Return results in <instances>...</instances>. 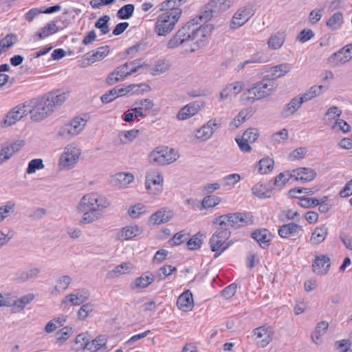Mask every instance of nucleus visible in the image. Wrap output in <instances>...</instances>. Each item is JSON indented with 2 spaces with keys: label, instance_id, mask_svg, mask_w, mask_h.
<instances>
[{
  "label": "nucleus",
  "instance_id": "f257e3e1",
  "mask_svg": "<svg viewBox=\"0 0 352 352\" xmlns=\"http://www.w3.org/2000/svg\"><path fill=\"white\" fill-rule=\"evenodd\" d=\"M110 205V201L104 196L96 193L84 195L76 207L78 212L82 214L79 220L80 224H89L101 219V212Z\"/></svg>",
  "mask_w": 352,
  "mask_h": 352
},
{
  "label": "nucleus",
  "instance_id": "f03ea898",
  "mask_svg": "<svg viewBox=\"0 0 352 352\" xmlns=\"http://www.w3.org/2000/svg\"><path fill=\"white\" fill-rule=\"evenodd\" d=\"M67 97V93L55 91L35 99L30 106L31 119L35 122L44 120L54 112L56 107L63 104Z\"/></svg>",
  "mask_w": 352,
  "mask_h": 352
},
{
  "label": "nucleus",
  "instance_id": "7ed1b4c3",
  "mask_svg": "<svg viewBox=\"0 0 352 352\" xmlns=\"http://www.w3.org/2000/svg\"><path fill=\"white\" fill-rule=\"evenodd\" d=\"M185 27L188 30H186L187 34H189L188 42L192 43V52L206 45L207 37L212 30L210 25H201L197 19H192L186 23Z\"/></svg>",
  "mask_w": 352,
  "mask_h": 352
},
{
  "label": "nucleus",
  "instance_id": "20e7f679",
  "mask_svg": "<svg viewBox=\"0 0 352 352\" xmlns=\"http://www.w3.org/2000/svg\"><path fill=\"white\" fill-rule=\"evenodd\" d=\"M278 84L274 79L265 76L261 80L252 85L247 90L248 98L252 102L261 100L276 91Z\"/></svg>",
  "mask_w": 352,
  "mask_h": 352
},
{
  "label": "nucleus",
  "instance_id": "39448f33",
  "mask_svg": "<svg viewBox=\"0 0 352 352\" xmlns=\"http://www.w3.org/2000/svg\"><path fill=\"white\" fill-rule=\"evenodd\" d=\"M82 154L80 146L76 143L67 144L60 155L58 166L60 170H69L78 164Z\"/></svg>",
  "mask_w": 352,
  "mask_h": 352
},
{
  "label": "nucleus",
  "instance_id": "423d86ee",
  "mask_svg": "<svg viewBox=\"0 0 352 352\" xmlns=\"http://www.w3.org/2000/svg\"><path fill=\"white\" fill-rule=\"evenodd\" d=\"M181 13L182 10L166 11L159 15L155 25V32L160 36H166L174 29Z\"/></svg>",
  "mask_w": 352,
  "mask_h": 352
},
{
  "label": "nucleus",
  "instance_id": "0eeeda50",
  "mask_svg": "<svg viewBox=\"0 0 352 352\" xmlns=\"http://www.w3.org/2000/svg\"><path fill=\"white\" fill-rule=\"evenodd\" d=\"M253 220L252 217L246 213L234 212L221 215L215 218L212 223L219 225L221 227L237 228L241 226L252 224Z\"/></svg>",
  "mask_w": 352,
  "mask_h": 352
},
{
  "label": "nucleus",
  "instance_id": "6e6552de",
  "mask_svg": "<svg viewBox=\"0 0 352 352\" xmlns=\"http://www.w3.org/2000/svg\"><path fill=\"white\" fill-rule=\"evenodd\" d=\"M231 232L228 228L219 226L210 239V247L212 252H217L214 257L217 258L222 252L233 244L232 241H228Z\"/></svg>",
  "mask_w": 352,
  "mask_h": 352
},
{
  "label": "nucleus",
  "instance_id": "1a4fd4ad",
  "mask_svg": "<svg viewBox=\"0 0 352 352\" xmlns=\"http://www.w3.org/2000/svg\"><path fill=\"white\" fill-rule=\"evenodd\" d=\"M221 120L217 118L209 120L200 128L195 131L191 138L196 142H206L210 140L215 131L221 126Z\"/></svg>",
  "mask_w": 352,
  "mask_h": 352
},
{
  "label": "nucleus",
  "instance_id": "9d476101",
  "mask_svg": "<svg viewBox=\"0 0 352 352\" xmlns=\"http://www.w3.org/2000/svg\"><path fill=\"white\" fill-rule=\"evenodd\" d=\"M179 155L173 148L166 146H158L149 154V160L151 162L160 165H166L174 162Z\"/></svg>",
  "mask_w": 352,
  "mask_h": 352
},
{
  "label": "nucleus",
  "instance_id": "9b49d317",
  "mask_svg": "<svg viewBox=\"0 0 352 352\" xmlns=\"http://www.w3.org/2000/svg\"><path fill=\"white\" fill-rule=\"evenodd\" d=\"M30 113V105L21 103L10 109L0 122L2 128L10 126L27 116Z\"/></svg>",
  "mask_w": 352,
  "mask_h": 352
},
{
  "label": "nucleus",
  "instance_id": "f8f14e48",
  "mask_svg": "<svg viewBox=\"0 0 352 352\" xmlns=\"http://www.w3.org/2000/svg\"><path fill=\"white\" fill-rule=\"evenodd\" d=\"M164 179L162 173L157 169H150L146 175L145 186L151 195H158L162 191Z\"/></svg>",
  "mask_w": 352,
  "mask_h": 352
},
{
  "label": "nucleus",
  "instance_id": "ddd939ff",
  "mask_svg": "<svg viewBox=\"0 0 352 352\" xmlns=\"http://www.w3.org/2000/svg\"><path fill=\"white\" fill-rule=\"evenodd\" d=\"M254 14L253 6L250 3L239 7L230 22V29L235 30L241 28L251 19Z\"/></svg>",
  "mask_w": 352,
  "mask_h": 352
},
{
  "label": "nucleus",
  "instance_id": "4468645a",
  "mask_svg": "<svg viewBox=\"0 0 352 352\" xmlns=\"http://www.w3.org/2000/svg\"><path fill=\"white\" fill-rule=\"evenodd\" d=\"M87 124V120L80 116L75 117L64 124L58 131V135L64 138H74L80 134Z\"/></svg>",
  "mask_w": 352,
  "mask_h": 352
},
{
  "label": "nucleus",
  "instance_id": "2eb2a0df",
  "mask_svg": "<svg viewBox=\"0 0 352 352\" xmlns=\"http://www.w3.org/2000/svg\"><path fill=\"white\" fill-rule=\"evenodd\" d=\"M352 59V43L346 45L331 54L327 63L331 67H340Z\"/></svg>",
  "mask_w": 352,
  "mask_h": 352
},
{
  "label": "nucleus",
  "instance_id": "dca6fc26",
  "mask_svg": "<svg viewBox=\"0 0 352 352\" xmlns=\"http://www.w3.org/2000/svg\"><path fill=\"white\" fill-rule=\"evenodd\" d=\"M331 266V260L327 255L320 254L316 256L311 267L314 274L324 276L328 273Z\"/></svg>",
  "mask_w": 352,
  "mask_h": 352
},
{
  "label": "nucleus",
  "instance_id": "f3484780",
  "mask_svg": "<svg viewBox=\"0 0 352 352\" xmlns=\"http://www.w3.org/2000/svg\"><path fill=\"white\" fill-rule=\"evenodd\" d=\"M133 64L134 61L128 62L116 67V69L108 76L106 79V82L109 85H112L120 81L124 77L130 75L129 67Z\"/></svg>",
  "mask_w": 352,
  "mask_h": 352
},
{
  "label": "nucleus",
  "instance_id": "a211bd4d",
  "mask_svg": "<svg viewBox=\"0 0 352 352\" xmlns=\"http://www.w3.org/2000/svg\"><path fill=\"white\" fill-rule=\"evenodd\" d=\"M317 173L315 170L311 168L300 167L294 169L289 174L287 181L289 179L300 180L303 182H308L314 180Z\"/></svg>",
  "mask_w": 352,
  "mask_h": 352
},
{
  "label": "nucleus",
  "instance_id": "6ab92c4d",
  "mask_svg": "<svg viewBox=\"0 0 352 352\" xmlns=\"http://www.w3.org/2000/svg\"><path fill=\"white\" fill-rule=\"evenodd\" d=\"M256 344L260 347H265L272 340L273 332L270 327L265 326L256 328L253 331Z\"/></svg>",
  "mask_w": 352,
  "mask_h": 352
},
{
  "label": "nucleus",
  "instance_id": "aec40b11",
  "mask_svg": "<svg viewBox=\"0 0 352 352\" xmlns=\"http://www.w3.org/2000/svg\"><path fill=\"white\" fill-rule=\"evenodd\" d=\"M187 28L184 25L179 29L167 42L166 47L168 49H175L183 43H187L189 34H187Z\"/></svg>",
  "mask_w": 352,
  "mask_h": 352
},
{
  "label": "nucleus",
  "instance_id": "412c9836",
  "mask_svg": "<svg viewBox=\"0 0 352 352\" xmlns=\"http://www.w3.org/2000/svg\"><path fill=\"white\" fill-rule=\"evenodd\" d=\"M155 280V275L150 272H146L140 277L135 278L130 284V288L133 290L142 289L148 287Z\"/></svg>",
  "mask_w": 352,
  "mask_h": 352
},
{
  "label": "nucleus",
  "instance_id": "4be33fe9",
  "mask_svg": "<svg viewBox=\"0 0 352 352\" xmlns=\"http://www.w3.org/2000/svg\"><path fill=\"white\" fill-rule=\"evenodd\" d=\"M135 269V266L131 262H122L116 266L113 270L109 271L107 274V278L114 279L121 275L131 273Z\"/></svg>",
  "mask_w": 352,
  "mask_h": 352
},
{
  "label": "nucleus",
  "instance_id": "5701e85b",
  "mask_svg": "<svg viewBox=\"0 0 352 352\" xmlns=\"http://www.w3.org/2000/svg\"><path fill=\"white\" fill-rule=\"evenodd\" d=\"M142 232V228L135 224H131L122 228L117 234V236L120 240H130L140 235Z\"/></svg>",
  "mask_w": 352,
  "mask_h": 352
},
{
  "label": "nucleus",
  "instance_id": "b1692460",
  "mask_svg": "<svg viewBox=\"0 0 352 352\" xmlns=\"http://www.w3.org/2000/svg\"><path fill=\"white\" fill-rule=\"evenodd\" d=\"M177 306L183 311H191L194 307L192 294L187 289L177 298Z\"/></svg>",
  "mask_w": 352,
  "mask_h": 352
},
{
  "label": "nucleus",
  "instance_id": "393cba45",
  "mask_svg": "<svg viewBox=\"0 0 352 352\" xmlns=\"http://www.w3.org/2000/svg\"><path fill=\"white\" fill-rule=\"evenodd\" d=\"M173 218V213L170 210L161 209L153 213L149 218V223L152 225H160L165 223Z\"/></svg>",
  "mask_w": 352,
  "mask_h": 352
},
{
  "label": "nucleus",
  "instance_id": "a878e982",
  "mask_svg": "<svg viewBox=\"0 0 352 352\" xmlns=\"http://www.w3.org/2000/svg\"><path fill=\"white\" fill-rule=\"evenodd\" d=\"M252 237L256 240L259 245L265 249L269 245L271 241V233L267 229L256 230L252 233Z\"/></svg>",
  "mask_w": 352,
  "mask_h": 352
},
{
  "label": "nucleus",
  "instance_id": "bb28decb",
  "mask_svg": "<svg viewBox=\"0 0 352 352\" xmlns=\"http://www.w3.org/2000/svg\"><path fill=\"white\" fill-rule=\"evenodd\" d=\"M109 53V46H102L98 47L96 50L91 51L86 54L87 60L91 63L102 60Z\"/></svg>",
  "mask_w": 352,
  "mask_h": 352
},
{
  "label": "nucleus",
  "instance_id": "cd10ccee",
  "mask_svg": "<svg viewBox=\"0 0 352 352\" xmlns=\"http://www.w3.org/2000/svg\"><path fill=\"white\" fill-rule=\"evenodd\" d=\"M274 161L270 157L261 159L255 165L254 168L261 175L268 174L274 168Z\"/></svg>",
  "mask_w": 352,
  "mask_h": 352
},
{
  "label": "nucleus",
  "instance_id": "c85d7f7f",
  "mask_svg": "<svg viewBox=\"0 0 352 352\" xmlns=\"http://www.w3.org/2000/svg\"><path fill=\"white\" fill-rule=\"evenodd\" d=\"M199 111V105L195 103H190L182 107L177 114V118L179 120H186L196 113Z\"/></svg>",
  "mask_w": 352,
  "mask_h": 352
},
{
  "label": "nucleus",
  "instance_id": "c756f323",
  "mask_svg": "<svg viewBox=\"0 0 352 352\" xmlns=\"http://www.w3.org/2000/svg\"><path fill=\"white\" fill-rule=\"evenodd\" d=\"M329 327V324L326 321H321L318 322L314 331L312 333L311 338V340L316 344L320 345L322 344V336L326 333Z\"/></svg>",
  "mask_w": 352,
  "mask_h": 352
},
{
  "label": "nucleus",
  "instance_id": "7c9ffc66",
  "mask_svg": "<svg viewBox=\"0 0 352 352\" xmlns=\"http://www.w3.org/2000/svg\"><path fill=\"white\" fill-rule=\"evenodd\" d=\"M210 2L208 1L200 10L199 14L197 16L195 19H198V23L199 24L205 23L211 20L213 16L216 14H219L216 12V10L213 7L210 6Z\"/></svg>",
  "mask_w": 352,
  "mask_h": 352
},
{
  "label": "nucleus",
  "instance_id": "2f4dec72",
  "mask_svg": "<svg viewBox=\"0 0 352 352\" xmlns=\"http://www.w3.org/2000/svg\"><path fill=\"white\" fill-rule=\"evenodd\" d=\"M108 338L105 335H100L91 341H89L85 346V350L96 352L107 343Z\"/></svg>",
  "mask_w": 352,
  "mask_h": 352
},
{
  "label": "nucleus",
  "instance_id": "473e14b6",
  "mask_svg": "<svg viewBox=\"0 0 352 352\" xmlns=\"http://www.w3.org/2000/svg\"><path fill=\"white\" fill-rule=\"evenodd\" d=\"M328 89V87L324 85H313L309 89H308L303 94H302V98H304L305 102H308L313 98H315L324 92H325Z\"/></svg>",
  "mask_w": 352,
  "mask_h": 352
},
{
  "label": "nucleus",
  "instance_id": "72a5a7b5",
  "mask_svg": "<svg viewBox=\"0 0 352 352\" xmlns=\"http://www.w3.org/2000/svg\"><path fill=\"white\" fill-rule=\"evenodd\" d=\"M328 228L324 226L317 227L314 229L310 237V242L313 245L321 243L326 238Z\"/></svg>",
  "mask_w": 352,
  "mask_h": 352
},
{
  "label": "nucleus",
  "instance_id": "f704fd0d",
  "mask_svg": "<svg viewBox=\"0 0 352 352\" xmlns=\"http://www.w3.org/2000/svg\"><path fill=\"white\" fill-rule=\"evenodd\" d=\"M343 14L340 12L333 13L327 20L326 25L332 31L340 29L343 24Z\"/></svg>",
  "mask_w": 352,
  "mask_h": 352
},
{
  "label": "nucleus",
  "instance_id": "c9c22d12",
  "mask_svg": "<svg viewBox=\"0 0 352 352\" xmlns=\"http://www.w3.org/2000/svg\"><path fill=\"white\" fill-rule=\"evenodd\" d=\"M210 6L214 8L218 14L223 13L229 10L233 5L234 0H210Z\"/></svg>",
  "mask_w": 352,
  "mask_h": 352
},
{
  "label": "nucleus",
  "instance_id": "e433bc0d",
  "mask_svg": "<svg viewBox=\"0 0 352 352\" xmlns=\"http://www.w3.org/2000/svg\"><path fill=\"white\" fill-rule=\"evenodd\" d=\"M285 40V32H277L276 34L272 35L268 39V47L272 50L279 49L283 45Z\"/></svg>",
  "mask_w": 352,
  "mask_h": 352
},
{
  "label": "nucleus",
  "instance_id": "4c0bfd02",
  "mask_svg": "<svg viewBox=\"0 0 352 352\" xmlns=\"http://www.w3.org/2000/svg\"><path fill=\"white\" fill-rule=\"evenodd\" d=\"M89 297L87 293L82 294L81 292L72 293L66 296L65 300L63 302H69L73 305H80L84 303Z\"/></svg>",
  "mask_w": 352,
  "mask_h": 352
},
{
  "label": "nucleus",
  "instance_id": "58836bf2",
  "mask_svg": "<svg viewBox=\"0 0 352 352\" xmlns=\"http://www.w3.org/2000/svg\"><path fill=\"white\" fill-rule=\"evenodd\" d=\"M17 42V36L14 34H8L0 41V54L11 48Z\"/></svg>",
  "mask_w": 352,
  "mask_h": 352
},
{
  "label": "nucleus",
  "instance_id": "ea45409f",
  "mask_svg": "<svg viewBox=\"0 0 352 352\" xmlns=\"http://www.w3.org/2000/svg\"><path fill=\"white\" fill-rule=\"evenodd\" d=\"M139 133L140 131L138 129L121 131L118 134V138L121 144H126L132 142L138 137Z\"/></svg>",
  "mask_w": 352,
  "mask_h": 352
},
{
  "label": "nucleus",
  "instance_id": "a19ab883",
  "mask_svg": "<svg viewBox=\"0 0 352 352\" xmlns=\"http://www.w3.org/2000/svg\"><path fill=\"white\" fill-rule=\"evenodd\" d=\"M58 28L56 24L52 21L48 23L45 26L41 28L36 33V36L40 38L43 39L47 37L50 35H52L56 33L58 31Z\"/></svg>",
  "mask_w": 352,
  "mask_h": 352
},
{
  "label": "nucleus",
  "instance_id": "79ce46f5",
  "mask_svg": "<svg viewBox=\"0 0 352 352\" xmlns=\"http://www.w3.org/2000/svg\"><path fill=\"white\" fill-rule=\"evenodd\" d=\"M252 192L253 195L258 198H266L270 197V190L264 184L258 183L252 186Z\"/></svg>",
  "mask_w": 352,
  "mask_h": 352
},
{
  "label": "nucleus",
  "instance_id": "37998d69",
  "mask_svg": "<svg viewBox=\"0 0 352 352\" xmlns=\"http://www.w3.org/2000/svg\"><path fill=\"white\" fill-rule=\"evenodd\" d=\"M34 299L33 294H28L14 300L11 305L16 307L18 310H23L26 305L30 304Z\"/></svg>",
  "mask_w": 352,
  "mask_h": 352
},
{
  "label": "nucleus",
  "instance_id": "c03bdc74",
  "mask_svg": "<svg viewBox=\"0 0 352 352\" xmlns=\"http://www.w3.org/2000/svg\"><path fill=\"white\" fill-rule=\"evenodd\" d=\"M72 281L71 276L68 275L61 276L57 278L54 289L57 292L65 291L69 287Z\"/></svg>",
  "mask_w": 352,
  "mask_h": 352
},
{
  "label": "nucleus",
  "instance_id": "a18cd8bd",
  "mask_svg": "<svg viewBox=\"0 0 352 352\" xmlns=\"http://www.w3.org/2000/svg\"><path fill=\"white\" fill-rule=\"evenodd\" d=\"M342 111L340 108L337 106H331L326 111L324 116L327 118V123L329 124L333 121H336V119H340L339 118L342 115Z\"/></svg>",
  "mask_w": 352,
  "mask_h": 352
},
{
  "label": "nucleus",
  "instance_id": "49530a36",
  "mask_svg": "<svg viewBox=\"0 0 352 352\" xmlns=\"http://www.w3.org/2000/svg\"><path fill=\"white\" fill-rule=\"evenodd\" d=\"M307 153L306 147H299L292 151L287 155V160L289 161H298L305 157Z\"/></svg>",
  "mask_w": 352,
  "mask_h": 352
},
{
  "label": "nucleus",
  "instance_id": "de8ad7c7",
  "mask_svg": "<svg viewBox=\"0 0 352 352\" xmlns=\"http://www.w3.org/2000/svg\"><path fill=\"white\" fill-rule=\"evenodd\" d=\"M304 102L305 101L302 95L293 98L287 104V111H289L292 114L296 113Z\"/></svg>",
  "mask_w": 352,
  "mask_h": 352
},
{
  "label": "nucleus",
  "instance_id": "09e8293b",
  "mask_svg": "<svg viewBox=\"0 0 352 352\" xmlns=\"http://www.w3.org/2000/svg\"><path fill=\"white\" fill-rule=\"evenodd\" d=\"M110 17L104 15L100 17L95 23V27L100 30L102 34H106L109 32V21Z\"/></svg>",
  "mask_w": 352,
  "mask_h": 352
},
{
  "label": "nucleus",
  "instance_id": "8fccbe9b",
  "mask_svg": "<svg viewBox=\"0 0 352 352\" xmlns=\"http://www.w3.org/2000/svg\"><path fill=\"white\" fill-rule=\"evenodd\" d=\"M73 333V328L66 326L56 333V340L58 342H63L67 340Z\"/></svg>",
  "mask_w": 352,
  "mask_h": 352
},
{
  "label": "nucleus",
  "instance_id": "3c124183",
  "mask_svg": "<svg viewBox=\"0 0 352 352\" xmlns=\"http://www.w3.org/2000/svg\"><path fill=\"white\" fill-rule=\"evenodd\" d=\"M302 233V226L294 223H287V238H299Z\"/></svg>",
  "mask_w": 352,
  "mask_h": 352
},
{
  "label": "nucleus",
  "instance_id": "603ef678",
  "mask_svg": "<svg viewBox=\"0 0 352 352\" xmlns=\"http://www.w3.org/2000/svg\"><path fill=\"white\" fill-rule=\"evenodd\" d=\"M221 201V199L216 196H206L201 201V208L206 209L213 208L217 206Z\"/></svg>",
  "mask_w": 352,
  "mask_h": 352
},
{
  "label": "nucleus",
  "instance_id": "864d4df0",
  "mask_svg": "<svg viewBox=\"0 0 352 352\" xmlns=\"http://www.w3.org/2000/svg\"><path fill=\"white\" fill-rule=\"evenodd\" d=\"M177 268L175 267L166 265L161 267L156 272L155 278L157 277L160 280H164L166 277L170 275L173 272H175Z\"/></svg>",
  "mask_w": 352,
  "mask_h": 352
},
{
  "label": "nucleus",
  "instance_id": "5fc2aeb1",
  "mask_svg": "<svg viewBox=\"0 0 352 352\" xmlns=\"http://www.w3.org/2000/svg\"><path fill=\"white\" fill-rule=\"evenodd\" d=\"M270 75L267 76L268 78L274 79V80L276 81L275 80L276 78L285 75V73L286 72V66L281 64L272 67L270 68Z\"/></svg>",
  "mask_w": 352,
  "mask_h": 352
},
{
  "label": "nucleus",
  "instance_id": "6e6d98bb",
  "mask_svg": "<svg viewBox=\"0 0 352 352\" xmlns=\"http://www.w3.org/2000/svg\"><path fill=\"white\" fill-rule=\"evenodd\" d=\"M134 12V6L133 4H127L122 6L118 11V16L121 19H129L131 18Z\"/></svg>",
  "mask_w": 352,
  "mask_h": 352
},
{
  "label": "nucleus",
  "instance_id": "4d7b16f0",
  "mask_svg": "<svg viewBox=\"0 0 352 352\" xmlns=\"http://www.w3.org/2000/svg\"><path fill=\"white\" fill-rule=\"evenodd\" d=\"M146 212V207L142 204H137L131 206L128 210V214L132 219L138 218Z\"/></svg>",
  "mask_w": 352,
  "mask_h": 352
},
{
  "label": "nucleus",
  "instance_id": "13d9d810",
  "mask_svg": "<svg viewBox=\"0 0 352 352\" xmlns=\"http://www.w3.org/2000/svg\"><path fill=\"white\" fill-rule=\"evenodd\" d=\"M15 204L8 202L6 205L0 207V223L14 212Z\"/></svg>",
  "mask_w": 352,
  "mask_h": 352
},
{
  "label": "nucleus",
  "instance_id": "bf43d9fd",
  "mask_svg": "<svg viewBox=\"0 0 352 352\" xmlns=\"http://www.w3.org/2000/svg\"><path fill=\"white\" fill-rule=\"evenodd\" d=\"M298 204L304 208H309L320 204V201L316 198L302 197L299 198Z\"/></svg>",
  "mask_w": 352,
  "mask_h": 352
},
{
  "label": "nucleus",
  "instance_id": "052dcab7",
  "mask_svg": "<svg viewBox=\"0 0 352 352\" xmlns=\"http://www.w3.org/2000/svg\"><path fill=\"white\" fill-rule=\"evenodd\" d=\"M241 179V176L237 173L228 175L223 178V186L225 187L232 188Z\"/></svg>",
  "mask_w": 352,
  "mask_h": 352
},
{
  "label": "nucleus",
  "instance_id": "680f3d73",
  "mask_svg": "<svg viewBox=\"0 0 352 352\" xmlns=\"http://www.w3.org/2000/svg\"><path fill=\"white\" fill-rule=\"evenodd\" d=\"M44 168V164L43 160L41 159H34L31 160L28 163V166L26 169V173L28 174H32L36 172L37 170L43 169Z\"/></svg>",
  "mask_w": 352,
  "mask_h": 352
},
{
  "label": "nucleus",
  "instance_id": "e2e57ef3",
  "mask_svg": "<svg viewBox=\"0 0 352 352\" xmlns=\"http://www.w3.org/2000/svg\"><path fill=\"white\" fill-rule=\"evenodd\" d=\"M116 179L120 186H125L131 183L134 177L131 173H119L116 175Z\"/></svg>",
  "mask_w": 352,
  "mask_h": 352
},
{
  "label": "nucleus",
  "instance_id": "0e129e2a",
  "mask_svg": "<svg viewBox=\"0 0 352 352\" xmlns=\"http://www.w3.org/2000/svg\"><path fill=\"white\" fill-rule=\"evenodd\" d=\"M94 306L91 303H87L80 307L78 311V318L80 320H84L90 313L94 311Z\"/></svg>",
  "mask_w": 352,
  "mask_h": 352
},
{
  "label": "nucleus",
  "instance_id": "69168bd1",
  "mask_svg": "<svg viewBox=\"0 0 352 352\" xmlns=\"http://www.w3.org/2000/svg\"><path fill=\"white\" fill-rule=\"evenodd\" d=\"M179 6L177 0H166L160 4V10L166 11L181 10L178 8Z\"/></svg>",
  "mask_w": 352,
  "mask_h": 352
},
{
  "label": "nucleus",
  "instance_id": "338daca9",
  "mask_svg": "<svg viewBox=\"0 0 352 352\" xmlns=\"http://www.w3.org/2000/svg\"><path fill=\"white\" fill-rule=\"evenodd\" d=\"M170 64L165 60H160L153 69V75H159L168 70Z\"/></svg>",
  "mask_w": 352,
  "mask_h": 352
},
{
  "label": "nucleus",
  "instance_id": "774afa93",
  "mask_svg": "<svg viewBox=\"0 0 352 352\" xmlns=\"http://www.w3.org/2000/svg\"><path fill=\"white\" fill-rule=\"evenodd\" d=\"M285 131H286V129H283L281 131L272 134V135L271 137V140L274 145L284 144V142L286 140Z\"/></svg>",
  "mask_w": 352,
  "mask_h": 352
}]
</instances>
